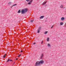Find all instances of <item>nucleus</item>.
<instances>
[{
    "label": "nucleus",
    "instance_id": "f03ea898",
    "mask_svg": "<svg viewBox=\"0 0 66 66\" xmlns=\"http://www.w3.org/2000/svg\"><path fill=\"white\" fill-rule=\"evenodd\" d=\"M27 11H28V9H25L22 10L21 12L22 14H24V13H26Z\"/></svg>",
    "mask_w": 66,
    "mask_h": 66
},
{
    "label": "nucleus",
    "instance_id": "cd10ccee",
    "mask_svg": "<svg viewBox=\"0 0 66 66\" xmlns=\"http://www.w3.org/2000/svg\"><path fill=\"white\" fill-rule=\"evenodd\" d=\"M12 7H13V6H12V7H11V8H12Z\"/></svg>",
    "mask_w": 66,
    "mask_h": 66
},
{
    "label": "nucleus",
    "instance_id": "4468645a",
    "mask_svg": "<svg viewBox=\"0 0 66 66\" xmlns=\"http://www.w3.org/2000/svg\"><path fill=\"white\" fill-rule=\"evenodd\" d=\"M41 27H40L39 28V29H38V30H41Z\"/></svg>",
    "mask_w": 66,
    "mask_h": 66
},
{
    "label": "nucleus",
    "instance_id": "f257e3e1",
    "mask_svg": "<svg viewBox=\"0 0 66 66\" xmlns=\"http://www.w3.org/2000/svg\"><path fill=\"white\" fill-rule=\"evenodd\" d=\"M44 63V61L43 60H42L40 61H37L36 63L35 66H40V64H43Z\"/></svg>",
    "mask_w": 66,
    "mask_h": 66
},
{
    "label": "nucleus",
    "instance_id": "6e6552de",
    "mask_svg": "<svg viewBox=\"0 0 66 66\" xmlns=\"http://www.w3.org/2000/svg\"><path fill=\"white\" fill-rule=\"evenodd\" d=\"M45 17V16L43 15L42 16H40V19H43V18H44V17Z\"/></svg>",
    "mask_w": 66,
    "mask_h": 66
},
{
    "label": "nucleus",
    "instance_id": "f3484780",
    "mask_svg": "<svg viewBox=\"0 0 66 66\" xmlns=\"http://www.w3.org/2000/svg\"><path fill=\"white\" fill-rule=\"evenodd\" d=\"M40 30H38V31H37V32H38V33H39V32H40Z\"/></svg>",
    "mask_w": 66,
    "mask_h": 66
},
{
    "label": "nucleus",
    "instance_id": "20e7f679",
    "mask_svg": "<svg viewBox=\"0 0 66 66\" xmlns=\"http://www.w3.org/2000/svg\"><path fill=\"white\" fill-rule=\"evenodd\" d=\"M44 56V55L42 53L41 54L40 58L41 59H42L43 57Z\"/></svg>",
    "mask_w": 66,
    "mask_h": 66
},
{
    "label": "nucleus",
    "instance_id": "6ab92c4d",
    "mask_svg": "<svg viewBox=\"0 0 66 66\" xmlns=\"http://www.w3.org/2000/svg\"><path fill=\"white\" fill-rule=\"evenodd\" d=\"M34 21V20H31L30 21V22H33V21Z\"/></svg>",
    "mask_w": 66,
    "mask_h": 66
},
{
    "label": "nucleus",
    "instance_id": "39448f33",
    "mask_svg": "<svg viewBox=\"0 0 66 66\" xmlns=\"http://www.w3.org/2000/svg\"><path fill=\"white\" fill-rule=\"evenodd\" d=\"M46 40L47 42H49L50 40V38L49 37H47Z\"/></svg>",
    "mask_w": 66,
    "mask_h": 66
},
{
    "label": "nucleus",
    "instance_id": "b1692460",
    "mask_svg": "<svg viewBox=\"0 0 66 66\" xmlns=\"http://www.w3.org/2000/svg\"><path fill=\"white\" fill-rule=\"evenodd\" d=\"M35 44H36V43H34V45H35Z\"/></svg>",
    "mask_w": 66,
    "mask_h": 66
},
{
    "label": "nucleus",
    "instance_id": "412c9836",
    "mask_svg": "<svg viewBox=\"0 0 66 66\" xmlns=\"http://www.w3.org/2000/svg\"><path fill=\"white\" fill-rule=\"evenodd\" d=\"M20 56H21V54L20 55L18 56V57H20Z\"/></svg>",
    "mask_w": 66,
    "mask_h": 66
},
{
    "label": "nucleus",
    "instance_id": "393cba45",
    "mask_svg": "<svg viewBox=\"0 0 66 66\" xmlns=\"http://www.w3.org/2000/svg\"><path fill=\"white\" fill-rule=\"evenodd\" d=\"M22 51H23L21 50V52H22Z\"/></svg>",
    "mask_w": 66,
    "mask_h": 66
},
{
    "label": "nucleus",
    "instance_id": "aec40b11",
    "mask_svg": "<svg viewBox=\"0 0 66 66\" xmlns=\"http://www.w3.org/2000/svg\"><path fill=\"white\" fill-rule=\"evenodd\" d=\"M11 4V2L9 3V4Z\"/></svg>",
    "mask_w": 66,
    "mask_h": 66
},
{
    "label": "nucleus",
    "instance_id": "4be33fe9",
    "mask_svg": "<svg viewBox=\"0 0 66 66\" xmlns=\"http://www.w3.org/2000/svg\"><path fill=\"white\" fill-rule=\"evenodd\" d=\"M43 43V41L42 40V42H41V44H42Z\"/></svg>",
    "mask_w": 66,
    "mask_h": 66
},
{
    "label": "nucleus",
    "instance_id": "9d476101",
    "mask_svg": "<svg viewBox=\"0 0 66 66\" xmlns=\"http://www.w3.org/2000/svg\"><path fill=\"white\" fill-rule=\"evenodd\" d=\"M63 22H61L60 23V25H61V26H62V25H63Z\"/></svg>",
    "mask_w": 66,
    "mask_h": 66
},
{
    "label": "nucleus",
    "instance_id": "bb28decb",
    "mask_svg": "<svg viewBox=\"0 0 66 66\" xmlns=\"http://www.w3.org/2000/svg\"><path fill=\"white\" fill-rule=\"evenodd\" d=\"M18 60V59H17V58H16V60Z\"/></svg>",
    "mask_w": 66,
    "mask_h": 66
},
{
    "label": "nucleus",
    "instance_id": "ddd939ff",
    "mask_svg": "<svg viewBox=\"0 0 66 66\" xmlns=\"http://www.w3.org/2000/svg\"><path fill=\"white\" fill-rule=\"evenodd\" d=\"M6 56V54H5L3 56L4 58H5V57Z\"/></svg>",
    "mask_w": 66,
    "mask_h": 66
},
{
    "label": "nucleus",
    "instance_id": "a211bd4d",
    "mask_svg": "<svg viewBox=\"0 0 66 66\" xmlns=\"http://www.w3.org/2000/svg\"><path fill=\"white\" fill-rule=\"evenodd\" d=\"M15 5H17V4H15L13 5L12 6H15Z\"/></svg>",
    "mask_w": 66,
    "mask_h": 66
},
{
    "label": "nucleus",
    "instance_id": "2eb2a0df",
    "mask_svg": "<svg viewBox=\"0 0 66 66\" xmlns=\"http://www.w3.org/2000/svg\"><path fill=\"white\" fill-rule=\"evenodd\" d=\"M60 7L61 8H63V5H61L60 6Z\"/></svg>",
    "mask_w": 66,
    "mask_h": 66
},
{
    "label": "nucleus",
    "instance_id": "a878e982",
    "mask_svg": "<svg viewBox=\"0 0 66 66\" xmlns=\"http://www.w3.org/2000/svg\"><path fill=\"white\" fill-rule=\"evenodd\" d=\"M15 62H14V63L13 64V65H14V64H15Z\"/></svg>",
    "mask_w": 66,
    "mask_h": 66
},
{
    "label": "nucleus",
    "instance_id": "0eeeda50",
    "mask_svg": "<svg viewBox=\"0 0 66 66\" xmlns=\"http://www.w3.org/2000/svg\"><path fill=\"white\" fill-rule=\"evenodd\" d=\"M47 46L48 47H51V45H50V44L49 43H48L47 44Z\"/></svg>",
    "mask_w": 66,
    "mask_h": 66
},
{
    "label": "nucleus",
    "instance_id": "5701e85b",
    "mask_svg": "<svg viewBox=\"0 0 66 66\" xmlns=\"http://www.w3.org/2000/svg\"><path fill=\"white\" fill-rule=\"evenodd\" d=\"M53 26L51 27V29L53 27Z\"/></svg>",
    "mask_w": 66,
    "mask_h": 66
},
{
    "label": "nucleus",
    "instance_id": "c85d7f7f",
    "mask_svg": "<svg viewBox=\"0 0 66 66\" xmlns=\"http://www.w3.org/2000/svg\"><path fill=\"white\" fill-rule=\"evenodd\" d=\"M65 24V27H66V24Z\"/></svg>",
    "mask_w": 66,
    "mask_h": 66
},
{
    "label": "nucleus",
    "instance_id": "1a4fd4ad",
    "mask_svg": "<svg viewBox=\"0 0 66 66\" xmlns=\"http://www.w3.org/2000/svg\"><path fill=\"white\" fill-rule=\"evenodd\" d=\"M61 20L63 21L64 20V17H62L61 18Z\"/></svg>",
    "mask_w": 66,
    "mask_h": 66
},
{
    "label": "nucleus",
    "instance_id": "f8f14e48",
    "mask_svg": "<svg viewBox=\"0 0 66 66\" xmlns=\"http://www.w3.org/2000/svg\"><path fill=\"white\" fill-rule=\"evenodd\" d=\"M47 3V2H44V3H43V5H45L46 4V3Z\"/></svg>",
    "mask_w": 66,
    "mask_h": 66
},
{
    "label": "nucleus",
    "instance_id": "423d86ee",
    "mask_svg": "<svg viewBox=\"0 0 66 66\" xmlns=\"http://www.w3.org/2000/svg\"><path fill=\"white\" fill-rule=\"evenodd\" d=\"M9 61H13L12 60V59H10L9 58L8 59V60H7V62H9Z\"/></svg>",
    "mask_w": 66,
    "mask_h": 66
},
{
    "label": "nucleus",
    "instance_id": "7ed1b4c3",
    "mask_svg": "<svg viewBox=\"0 0 66 66\" xmlns=\"http://www.w3.org/2000/svg\"><path fill=\"white\" fill-rule=\"evenodd\" d=\"M26 1L27 2H28V1H30L28 3V4L29 5H30V4H31V3H32L33 0H26Z\"/></svg>",
    "mask_w": 66,
    "mask_h": 66
},
{
    "label": "nucleus",
    "instance_id": "dca6fc26",
    "mask_svg": "<svg viewBox=\"0 0 66 66\" xmlns=\"http://www.w3.org/2000/svg\"><path fill=\"white\" fill-rule=\"evenodd\" d=\"M21 12H20V10H19L18 12V13H20Z\"/></svg>",
    "mask_w": 66,
    "mask_h": 66
},
{
    "label": "nucleus",
    "instance_id": "9b49d317",
    "mask_svg": "<svg viewBox=\"0 0 66 66\" xmlns=\"http://www.w3.org/2000/svg\"><path fill=\"white\" fill-rule=\"evenodd\" d=\"M48 31H46L45 32L44 34H47L48 33Z\"/></svg>",
    "mask_w": 66,
    "mask_h": 66
}]
</instances>
